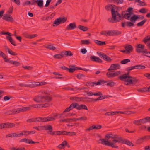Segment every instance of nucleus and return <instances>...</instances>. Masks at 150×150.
Wrapping results in <instances>:
<instances>
[{"mask_svg":"<svg viewBox=\"0 0 150 150\" xmlns=\"http://www.w3.org/2000/svg\"><path fill=\"white\" fill-rule=\"evenodd\" d=\"M69 107L71 110L74 108H76L77 109L78 107V103H73L70 105Z\"/></svg>","mask_w":150,"mask_h":150,"instance_id":"nucleus-46","label":"nucleus"},{"mask_svg":"<svg viewBox=\"0 0 150 150\" xmlns=\"http://www.w3.org/2000/svg\"><path fill=\"white\" fill-rule=\"evenodd\" d=\"M78 28L83 31H87L88 29V28L80 25H78Z\"/></svg>","mask_w":150,"mask_h":150,"instance_id":"nucleus-32","label":"nucleus"},{"mask_svg":"<svg viewBox=\"0 0 150 150\" xmlns=\"http://www.w3.org/2000/svg\"><path fill=\"white\" fill-rule=\"evenodd\" d=\"M133 123L134 125H141V123L140 119L138 120H136L134 121L133 122Z\"/></svg>","mask_w":150,"mask_h":150,"instance_id":"nucleus-60","label":"nucleus"},{"mask_svg":"<svg viewBox=\"0 0 150 150\" xmlns=\"http://www.w3.org/2000/svg\"><path fill=\"white\" fill-rule=\"evenodd\" d=\"M41 122H45L48 121H54L55 120L54 117H40Z\"/></svg>","mask_w":150,"mask_h":150,"instance_id":"nucleus-11","label":"nucleus"},{"mask_svg":"<svg viewBox=\"0 0 150 150\" xmlns=\"http://www.w3.org/2000/svg\"><path fill=\"white\" fill-rule=\"evenodd\" d=\"M24 134L23 132H22L20 133H19V132H14L6 135V137L7 138L19 137L20 136H23Z\"/></svg>","mask_w":150,"mask_h":150,"instance_id":"nucleus-5","label":"nucleus"},{"mask_svg":"<svg viewBox=\"0 0 150 150\" xmlns=\"http://www.w3.org/2000/svg\"><path fill=\"white\" fill-rule=\"evenodd\" d=\"M62 52L64 57L65 56H71L73 55L72 52L70 51H63Z\"/></svg>","mask_w":150,"mask_h":150,"instance_id":"nucleus-25","label":"nucleus"},{"mask_svg":"<svg viewBox=\"0 0 150 150\" xmlns=\"http://www.w3.org/2000/svg\"><path fill=\"white\" fill-rule=\"evenodd\" d=\"M23 132L24 135H28L29 134H33L35 133V131H22Z\"/></svg>","mask_w":150,"mask_h":150,"instance_id":"nucleus-34","label":"nucleus"},{"mask_svg":"<svg viewBox=\"0 0 150 150\" xmlns=\"http://www.w3.org/2000/svg\"><path fill=\"white\" fill-rule=\"evenodd\" d=\"M147 19H145L143 21H142L138 23L137 25L138 26H141L143 25L145 23Z\"/></svg>","mask_w":150,"mask_h":150,"instance_id":"nucleus-49","label":"nucleus"},{"mask_svg":"<svg viewBox=\"0 0 150 150\" xmlns=\"http://www.w3.org/2000/svg\"><path fill=\"white\" fill-rule=\"evenodd\" d=\"M76 135V133L75 132H65V135L72 136Z\"/></svg>","mask_w":150,"mask_h":150,"instance_id":"nucleus-47","label":"nucleus"},{"mask_svg":"<svg viewBox=\"0 0 150 150\" xmlns=\"http://www.w3.org/2000/svg\"><path fill=\"white\" fill-rule=\"evenodd\" d=\"M44 47L45 48L51 50H54L56 49V47L53 46L51 43H50V44L45 45H44Z\"/></svg>","mask_w":150,"mask_h":150,"instance_id":"nucleus-24","label":"nucleus"},{"mask_svg":"<svg viewBox=\"0 0 150 150\" xmlns=\"http://www.w3.org/2000/svg\"><path fill=\"white\" fill-rule=\"evenodd\" d=\"M3 128H8L14 127L15 126V124L12 123L7 122L3 123Z\"/></svg>","mask_w":150,"mask_h":150,"instance_id":"nucleus-14","label":"nucleus"},{"mask_svg":"<svg viewBox=\"0 0 150 150\" xmlns=\"http://www.w3.org/2000/svg\"><path fill=\"white\" fill-rule=\"evenodd\" d=\"M94 41L97 45L100 46L106 44L105 41H101L96 40H94Z\"/></svg>","mask_w":150,"mask_h":150,"instance_id":"nucleus-30","label":"nucleus"},{"mask_svg":"<svg viewBox=\"0 0 150 150\" xmlns=\"http://www.w3.org/2000/svg\"><path fill=\"white\" fill-rule=\"evenodd\" d=\"M116 112H113V111H111V112H107L105 113V115H108V116H110V115H115L116 114Z\"/></svg>","mask_w":150,"mask_h":150,"instance_id":"nucleus-52","label":"nucleus"},{"mask_svg":"<svg viewBox=\"0 0 150 150\" xmlns=\"http://www.w3.org/2000/svg\"><path fill=\"white\" fill-rule=\"evenodd\" d=\"M19 142H24L26 143L30 144L39 143V142H35L29 139H27L25 138L21 139L20 140Z\"/></svg>","mask_w":150,"mask_h":150,"instance_id":"nucleus-9","label":"nucleus"},{"mask_svg":"<svg viewBox=\"0 0 150 150\" xmlns=\"http://www.w3.org/2000/svg\"><path fill=\"white\" fill-rule=\"evenodd\" d=\"M76 28V26L75 22L71 23L68 25L66 28V30H74Z\"/></svg>","mask_w":150,"mask_h":150,"instance_id":"nucleus-15","label":"nucleus"},{"mask_svg":"<svg viewBox=\"0 0 150 150\" xmlns=\"http://www.w3.org/2000/svg\"><path fill=\"white\" fill-rule=\"evenodd\" d=\"M130 62V59H126L121 61L120 62L121 64H125Z\"/></svg>","mask_w":150,"mask_h":150,"instance_id":"nucleus-55","label":"nucleus"},{"mask_svg":"<svg viewBox=\"0 0 150 150\" xmlns=\"http://www.w3.org/2000/svg\"><path fill=\"white\" fill-rule=\"evenodd\" d=\"M30 110V108L29 107H23L8 111L5 113V114L8 115H13L29 110Z\"/></svg>","mask_w":150,"mask_h":150,"instance_id":"nucleus-3","label":"nucleus"},{"mask_svg":"<svg viewBox=\"0 0 150 150\" xmlns=\"http://www.w3.org/2000/svg\"><path fill=\"white\" fill-rule=\"evenodd\" d=\"M137 48L136 49L137 52V50H139L141 51H144V46L141 44H138L137 46Z\"/></svg>","mask_w":150,"mask_h":150,"instance_id":"nucleus-31","label":"nucleus"},{"mask_svg":"<svg viewBox=\"0 0 150 150\" xmlns=\"http://www.w3.org/2000/svg\"><path fill=\"white\" fill-rule=\"evenodd\" d=\"M82 109H85L86 110H88L87 107L86 105L83 104L79 105L78 103L77 109L80 110Z\"/></svg>","mask_w":150,"mask_h":150,"instance_id":"nucleus-28","label":"nucleus"},{"mask_svg":"<svg viewBox=\"0 0 150 150\" xmlns=\"http://www.w3.org/2000/svg\"><path fill=\"white\" fill-rule=\"evenodd\" d=\"M126 25L128 27H130L134 26V24L132 22L127 21L125 22Z\"/></svg>","mask_w":150,"mask_h":150,"instance_id":"nucleus-53","label":"nucleus"},{"mask_svg":"<svg viewBox=\"0 0 150 150\" xmlns=\"http://www.w3.org/2000/svg\"><path fill=\"white\" fill-rule=\"evenodd\" d=\"M120 74L121 72L120 71H116V72L113 71L112 78L118 76L119 75H120Z\"/></svg>","mask_w":150,"mask_h":150,"instance_id":"nucleus-57","label":"nucleus"},{"mask_svg":"<svg viewBox=\"0 0 150 150\" xmlns=\"http://www.w3.org/2000/svg\"><path fill=\"white\" fill-rule=\"evenodd\" d=\"M139 18V17H138V16L134 15L130 18V20L131 22L133 23H135L136 21Z\"/></svg>","mask_w":150,"mask_h":150,"instance_id":"nucleus-37","label":"nucleus"},{"mask_svg":"<svg viewBox=\"0 0 150 150\" xmlns=\"http://www.w3.org/2000/svg\"><path fill=\"white\" fill-rule=\"evenodd\" d=\"M150 139V135L145 136L139 138L136 141V143L140 144L143 143L144 141Z\"/></svg>","mask_w":150,"mask_h":150,"instance_id":"nucleus-6","label":"nucleus"},{"mask_svg":"<svg viewBox=\"0 0 150 150\" xmlns=\"http://www.w3.org/2000/svg\"><path fill=\"white\" fill-rule=\"evenodd\" d=\"M116 6L113 4H108L105 7V9L108 11H109L111 10L112 12V10L113 9L114 11H115L114 9L115 7Z\"/></svg>","mask_w":150,"mask_h":150,"instance_id":"nucleus-21","label":"nucleus"},{"mask_svg":"<svg viewBox=\"0 0 150 150\" xmlns=\"http://www.w3.org/2000/svg\"><path fill=\"white\" fill-rule=\"evenodd\" d=\"M60 24V23L59 19L58 18L56 19L54 21L53 24V26H57L59 25Z\"/></svg>","mask_w":150,"mask_h":150,"instance_id":"nucleus-50","label":"nucleus"},{"mask_svg":"<svg viewBox=\"0 0 150 150\" xmlns=\"http://www.w3.org/2000/svg\"><path fill=\"white\" fill-rule=\"evenodd\" d=\"M70 67H71L72 68H68V71L69 73H73L74 72L75 70H76V67H75L74 65L72 66H70Z\"/></svg>","mask_w":150,"mask_h":150,"instance_id":"nucleus-40","label":"nucleus"},{"mask_svg":"<svg viewBox=\"0 0 150 150\" xmlns=\"http://www.w3.org/2000/svg\"><path fill=\"white\" fill-rule=\"evenodd\" d=\"M89 99L87 97H72L70 98V99L71 100L75 101L76 102L79 101H86L85 99Z\"/></svg>","mask_w":150,"mask_h":150,"instance_id":"nucleus-7","label":"nucleus"},{"mask_svg":"<svg viewBox=\"0 0 150 150\" xmlns=\"http://www.w3.org/2000/svg\"><path fill=\"white\" fill-rule=\"evenodd\" d=\"M121 80L125 82H129L130 83V84H131V83L132 82V81L131 78H127L126 79H124L123 80Z\"/></svg>","mask_w":150,"mask_h":150,"instance_id":"nucleus-62","label":"nucleus"},{"mask_svg":"<svg viewBox=\"0 0 150 150\" xmlns=\"http://www.w3.org/2000/svg\"><path fill=\"white\" fill-rule=\"evenodd\" d=\"M44 102H50L52 100V97L50 96H44Z\"/></svg>","mask_w":150,"mask_h":150,"instance_id":"nucleus-38","label":"nucleus"},{"mask_svg":"<svg viewBox=\"0 0 150 150\" xmlns=\"http://www.w3.org/2000/svg\"><path fill=\"white\" fill-rule=\"evenodd\" d=\"M89 99H90L91 101H98L100 100H101L103 99V96L101 95L98 98L96 99H93L92 98H89Z\"/></svg>","mask_w":150,"mask_h":150,"instance_id":"nucleus-48","label":"nucleus"},{"mask_svg":"<svg viewBox=\"0 0 150 150\" xmlns=\"http://www.w3.org/2000/svg\"><path fill=\"white\" fill-rule=\"evenodd\" d=\"M125 12H126L125 11H122L121 12V14L123 15V19L125 18L127 20H129L131 15L128 13H125Z\"/></svg>","mask_w":150,"mask_h":150,"instance_id":"nucleus-19","label":"nucleus"},{"mask_svg":"<svg viewBox=\"0 0 150 150\" xmlns=\"http://www.w3.org/2000/svg\"><path fill=\"white\" fill-rule=\"evenodd\" d=\"M138 2L139 4H138V5L140 6H146L147 4L144 1H142L140 0H136L134 1L135 3Z\"/></svg>","mask_w":150,"mask_h":150,"instance_id":"nucleus-27","label":"nucleus"},{"mask_svg":"<svg viewBox=\"0 0 150 150\" xmlns=\"http://www.w3.org/2000/svg\"><path fill=\"white\" fill-rule=\"evenodd\" d=\"M107 81H105L103 80H99L98 82H94V84L95 85H100L101 84V83L104 84L107 83Z\"/></svg>","mask_w":150,"mask_h":150,"instance_id":"nucleus-36","label":"nucleus"},{"mask_svg":"<svg viewBox=\"0 0 150 150\" xmlns=\"http://www.w3.org/2000/svg\"><path fill=\"white\" fill-rule=\"evenodd\" d=\"M122 143L126 144L130 146H134L133 143L128 140L123 139Z\"/></svg>","mask_w":150,"mask_h":150,"instance_id":"nucleus-22","label":"nucleus"},{"mask_svg":"<svg viewBox=\"0 0 150 150\" xmlns=\"http://www.w3.org/2000/svg\"><path fill=\"white\" fill-rule=\"evenodd\" d=\"M137 52L138 53H143L144 54V55L150 58V52L145 51L137 50Z\"/></svg>","mask_w":150,"mask_h":150,"instance_id":"nucleus-29","label":"nucleus"},{"mask_svg":"<svg viewBox=\"0 0 150 150\" xmlns=\"http://www.w3.org/2000/svg\"><path fill=\"white\" fill-rule=\"evenodd\" d=\"M19 86L21 87H33L34 86L32 84H23V83H21L19 84Z\"/></svg>","mask_w":150,"mask_h":150,"instance_id":"nucleus-56","label":"nucleus"},{"mask_svg":"<svg viewBox=\"0 0 150 150\" xmlns=\"http://www.w3.org/2000/svg\"><path fill=\"white\" fill-rule=\"evenodd\" d=\"M67 144V142L66 140L64 141L61 144H60L59 146V147L60 149L63 148L64 147V146L66 145Z\"/></svg>","mask_w":150,"mask_h":150,"instance_id":"nucleus-59","label":"nucleus"},{"mask_svg":"<svg viewBox=\"0 0 150 150\" xmlns=\"http://www.w3.org/2000/svg\"><path fill=\"white\" fill-rule=\"evenodd\" d=\"M116 139H113L112 142H110V140H106L105 139H99V141L100 142L99 143L106 146H110L112 148H118V146L117 145H115V144L116 142H121L122 143L123 139L121 137H118Z\"/></svg>","mask_w":150,"mask_h":150,"instance_id":"nucleus-1","label":"nucleus"},{"mask_svg":"<svg viewBox=\"0 0 150 150\" xmlns=\"http://www.w3.org/2000/svg\"><path fill=\"white\" fill-rule=\"evenodd\" d=\"M97 53L99 57L102 58L105 61L108 62H110L112 60L106 54L103 52H97Z\"/></svg>","mask_w":150,"mask_h":150,"instance_id":"nucleus-4","label":"nucleus"},{"mask_svg":"<svg viewBox=\"0 0 150 150\" xmlns=\"http://www.w3.org/2000/svg\"><path fill=\"white\" fill-rule=\"evenodd\" d=\"M6 49H7L8 53L11 55L14 56H16L17 55V54L15 52H13L12 50L9 49L8 47H7Z\"/></svg>","mask_w":150,"mask_h":150,"instance_id":"nucleus-54","label":"nucleus"},{"mask_svg":"<svg viewBox=\"0 0 150 150\" xmlns=\"http://www.w3.org/2000/svg\"><path fill=\"white\" fill-rule=\"evenodd\" d=\"M125 49L126 51V53L127 54L129 53L133 50L132 46L130 45H128L127 46H126L125 47Z\"/></svg>","mask_w":150,"mask_h":150,"instance_id":"nucleus-23","label":"nucleus"},{"mask_svg":"<svg viewBox=\"0 0 150 150\" xmlns=\"http://www.w3.org/2000/svg\"><path fill=\"white\" fill-rule=\"evenodd\" d=\"M129 72L128 71L126 73L123 74L122 75L120 76L118 78L120 80H123L124 79H126L127 78H130L129 77H131V76H129Z\"/></svg>","mask_w":150,"mask_h":150,"instance_id":"nucleus-20","label":"nucleus"},{"mask_svg":"<svg viewBox=\"0 0 150 150\" xmlns=\"http://www.w3.org/2000/svg\"><path fill=\"white\" fill-rule=\"evenodd\" d=\"M113 36H117L120 35L121 32L118 30H113Z\"/></svg>","mask_w":150,"mask_h":150,"instance_id":"nucleus-58","label":"nucleus"},{"mask_svg":"<svg viewBox=\"0 0 150 150\" xmlns=\"http://www.w3.org/2000/svg\"><path fill=\"white\" fill-rule=\"evenodd\" d=\"M120 68V66L119 64H112L110 68L108 69V71H110L113 70H116L119 69Z\"/></svg>","mask_w":150,"mask_h":150,"instance_id":"nucleus-8","label":"nucleus"},{"mask_svg":"<svg viewBox=\"0 0 150 150\" xmlns=\"http://www.w3.org/2000/svg\"><path fill=\"white\" fill-rule=\"evenodd\" d=\"M129 78H131L132 81L131 84H134L137 83L139 81V79H137L136 77L131 76V77H129Z\"/></svg>","mask_w":150,"mask_h":150,"instance_id":"nucleus-33","label":"nucleus"},{"mask_svg":"<svg viewBox=\"0 0 150 150\" xmlns=\"http://www.w3.org/2000/svg\"><path fill=\"white\" fill-rule=\"evenodd\" d=\"M112 17L109 18L108 21L112 23H115L119 22L120 21L123 19V15L120 14L117 11H114L113 9L112 10Z\"/></svg>","mask_w":150,"mask_h":150,"instance_id":"nucleus-2","label":"nucleus"},{"mask_svg":"<svg viewBox=\"0 0 150 150\" xmlns=\"http://www.w3.org/2000/svg\"><path fill=\"white\" fill-rule=\"evenodd\" d=\"M58 18V19H59V21L60 24L64 23L67 20V18L65 17L62 18L60 17Z\"/></svg>","mask_w":150,"mask_h":150,"instance_id":"nucleus-44","label":"nucleus"},{"mask_svg":"<svg viewBox=\"0 0 150 150\" xmlns=\"http://www.w3.org/2000/svg\"><path fill=\"white\" fill-rule=\"evenodd\" d=\"M81 44L88 45L90 44L89 40H81Z\"/></svg>","mask_w":150,"mask_h":150,"instance_id":"nucleus-45","label":"nucleus"},{"mask_svg":"<svg viewBox=\"0 0 150 150\" xmlns=\"http://www.w3.org/2000/svg\"><path fill=\"white\" fill-rule=\"evenodd\" d=\"M45 127V125L42 126H38V127H35L33 128L35 129L38 130L40 131L44 130Z\"/></svg>","mask_w":150,"mask_h":150,"instance_id":"nucleus-39","label":"nucleus"},{"mask_svg":"<svg viewBox=\"0 0 150 150\" xmlns=\"http://www.w3.org/2000/svg\"><path fill=\"white\" fill-rule=\"evenodd\" d=\"M90 59L91 61L101 63L102 62V60L100 58L94 55H92L91 56Z\"/></svg>","mask_w":150,"mask_h":150,"instance_id":"nucleus-16","label":"nucleus"},{"mask_svg":"<svg viewBox=\"0 0 150 150\" xmlns=\"http://www.w3.org/2000/svg\"><path fill=\"white\" fill-rule=\"evenodd\" d=\"M44 130H49V132H47L48 134L52 135H54V132L53 131V128L52 125H45Z\"/></svg>","mask_w":150,"mask_h":150,"instance_id":"nucleus-10","label":"nucleus"},{"mask_svg":"<svg viewBox=\"0 0 150 150\" xmlns=\"http://www.w3.org/2000/svg\"><path fill=\"white\" fill-rule=\"evenodd\" d=\"M133 9V8L131 7H129L128 8L127 10L125 11L126 12H128L129 13H130V14L132 15L133 14V13L132 11Z\"/></svg>","mask_w":150,"mask_h":150,"instance_id":"nucleus-63","label":"nucleus"},{"mask_svg":"<svg viewBox=\"0 0 150 150\" xmlns=\"http://www.w3.org/2000/svg\"><path fill=\"white\" fill-rule=\"evenodd\" d=\"M92 129H98L101 128L102 127L100 125H96L91 126Z\"/></svg>","mask_w":150,"mask_h":150,"instance_id":"nucleus-43","label":"nucleus"},{"mask_svg":"<svg viewBox=\"0 0 150 150\" xmlns=\"http://www.w3.org/2000/svg\"><path fill=\"white\" fill-rule=\"evenodd\" d=\"M6 39L8 40L11 44L14 46H16L17 45L15 44V41L11 37L9 36H6Z\"/></svg>","mask_w":150,"mask_h":150,"instance_id":"nucleus-26","label":"nucleus"},{"mask_svg":"<svg viewBox=\"0 0 150 150\" xmlns=\"http://www.w3.org/2000/svg\"><path fill=\"white\" fill-rule=\"evenodd\" d=\"M136 69H144L146 67L144 65H135Z\"/></svg>","mask_w":150,"mask_h":150,"instance_id":"nucleus-51","label":"nucleus"},{"mask_svg":"<svg viewBox=\"0 0 150 150\" xmlns=\"http://www.w3.org/2000/svg\"><path fill=\"white\" fill-rule=\"evenodd\" d=\"M112 73L113 71L108 72L106 74L107 77L108 78H112Z\"/></svg>","mask_w":150,"mask_h":150,"instance_id":"nucleus-61","label":"nucleus"},{"mask_svg":"<svg viewBox=\"0 0 150 150\" xmlns=\"http://www.w3.org/2000/svg\"><path fill=\"white\" fill-rule=\"evenodd\" d=\"M3 19L8 22H13L14 21L13 19L11 16L6 14L4 15Z\"/></svg>","mask_w":150,"mask_h":150,"instance_id":"nucleus-12","label":"nucleus"},{"mask_svg":"<svg viewBox=\"0 0 150 150\" xmlns=\"http://www.w3.org/2000/svg\"><path fill=\"white\" fill-rule=\"evenodd\" d=\"M116 84V83L115 82H109L106 85L108 86H109L111 87H113L114 86H115Z\"/></svg>","mask_w":150,"mask_h":150,"instance_id":"nucleus-64","label":"nucleus"},{"mask_svg":"<svg viewBox=\"0 0 150 150\" xmlns=\"http://www.w3.org/2000/svg\"><path fill=\"white\" fill-rule=\"evenodd\" d=\"M53 116L55 118L57 119H59L61 118L62 115H63V113L61 114H59L57 113H54L53 114Z\"/></svg>","mask_w":150,"mask_h":150,"instance_id":"nucleus-42","label":"nucleus"},{"mask_svg":"<svg viewBox=\"0 0 150 150\" xmlns=\"http://www.w3.org/2000/svg\"><path fill=\"white\" fill-rule=\"evenodd\" d=\"M35 2L37 4L39 7H42L43 6V0H37L35 1Z\"/></svg>","mask_w":150,"mask_h":150,"instance_id":"nucleus-41","label":"nucleus"},{"mask_svg":"<svg viewBox=\"0 0 150 150\" xmlns=\"http://www.w3.org/2000/svg\"><path fill=\"white\" fill-rule=\"evenodd\" d=\"M44 97L43 96H38L35 98L33 99L34 101L37 103H44Z\"/></svg>","mask_w":150,"mask_h":150,"instance_id":"nucleus-17","label":"nucleus"},{"mask_svg":"<svg viewBox=\"0 0 150 150\" xmlns=\"http://www.w3.org/2000/svg\"><path fill=\"white\" fill-rule=\"evenodd\" d=\"M40 117H38L37 118H33L30 119H28L27 120L28 122H41Z\"/></svg>","mask_w":150,"mask_h":150,"instance_id":"nucleus-18","label":"nucleus"},{"mask_svg":"<svg viewBox=\"0 0 150 150\" xmlns=\"http://www.w3.org/2000/svg\"><path fill=\"white\" fill-rule=\"evenodd\" d=\"M79 120L78 118H68L66 119H60L59 120L60 122H76Z\"/></svg>","mask_w":150,"mask_h":150,"instance_id":"nucleus-13","label":"nucleus"},{"mask_svg":"<svg viewBox=\"0 0 150 150\" xmlns=\"http://www.w3.org/2000/svg\"><path fill=\"white\" fill-rule=\"evenodd\" d=\"M53 57L54 58L57 59H60L64 57L62 52H61L60 54H56Z\"/></svg>","mask_w":150,"mask_h":150,"instance_id":"nucleus-35","label":"nucleus"}]
</instances>
